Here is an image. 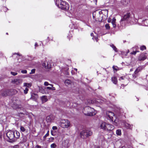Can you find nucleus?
<instances>
[{"label": "nucleus", "mask_w": 148, "mask_h": 148, "mask_svg": "<svg viewBox=\"0 0 148 148\" xmlns=\"http://www.w3.org/2000/svg\"><path fill=\"white\" fill-rule=\"evenodd\" d=\"M2 138V133L1 132H0V139Z\"/></svg>", "instance_id": "49"}, {"label": "nucleus", "mask_w": 148, "mask_h": 148, "mask_svg": "<svg viewBox=\"0 0 148 148\" xmlns=\"http://www.w3.org/2000/svg\"><path fill=\"white\" fill-rule=\"evenodd\" d=\"M142 25L146 26H148V19H145L144 20H143Z\"/></svg>", "instance_id": "17"}, {"label": "nucleus", "mask_w": 148, "mask_h": 148, "mask_svg": "<svg viewBox=\"0 0 148 148\" xmlns=\"http://www.w3.org/2000/svg\"><path fill=\"white\" fill-rule=\"evenodd\" d=\"M35 69H32L31 71V72L29 73V74H33L35 73Z\"/></svg>", "instance_id": "34"}, {"label": "nucleus", "mask_w": 148, "mask_h": 148, "mask_svg": "<svg viewBox=\"0 0 148 148\" xmlns=\"http://www.w3.org/2000/svg\"><path fill=\"white\" fill-rule=\"evenodd\" d=\"M103 10V14L104 15L105 18L107 17L108 16V10Z\"/></svg>", "instance_id": "18"}, {"label": "nucleus", "mask_w": 148, "mask_h": 148, "mask_svg": "<svg viewBox=\"0 0 148 148\" xmlns=\"http://www.w3.org/2000/svg\"><path fill=\"white\" fill-rule=\"evenodd\" d=\"M49 131L48 130V131H47V134L43 136V138H44V139H45V138H46L48 136H49Z\"/></svg>", "instance_id": "29"}, {"label": "nucleus", "mask_w": 148, "mask_h": 148, "mask_svg": "<svg viewBox=\"0 0 148 148\" xmlns=\"http://www.w3.org/2000/svg\"><path fill=\"white\" fill-rule=\"evenodd\" d=\"M3 9L5 12L7 11L8 10V9L6 7H4L3 8Z\"/></svg>", "instance_id": "45"}, {"label": "nucleus", "mask_w": 148, "mask_h": 148, "mask_svg": "<svg viewBox=\"0 0 148 148\" xmlns=\"http://www.w3.org/2000/svg\"><path fill=\"white\" fill-rule=\"evenodd\" d=\"M99 14H100V15H101V14H103V10H101V11H99Z\"/></svg>", "instance_id": "44"}, {"label": "nucleus", "mask_w": 148, "mask_h": 148, "mask_svg": "<svg viewBox=\"0 0 148 148\" xmlns=\"http://www.w3.org/2000/svg\"><path fill=\"white\" fill-rule=\"evenodd\" d=\"M38 46V44L37 42H36L35 44V48H36V47H37Z\"/></svg>", "instance_id": "51"}, {"label": "nucleus", "mask_w": 148, "mask_h": 148, "mask_svg": "<svg viewBox=\"0 0 148 148\" xmlns=\"http://www.w3.org/2000/svg\"><path fill=\"white\" fill-rule=\"evenodd\" d=\"M133 125L129 123H126L125 124V127L127 129H131Z\"/></svg>", "instance_id": "15"}, {"label": "nucleus", "mask_w": 148, "mask_h": 148, "mask_svg": "<svg viewBox=\"0 0 148 148\" xmlns=\"http://www.w3.org/2000/svg\"><path fill=\"white\" fill-rule=\"evenodd\" d=\"M20 133L17 131H12L10 130L6 133L7 137L10 140L14 141L20 136Z\"/></svg>", "instance_id": "2"}, {"label": "nucleus", "mask_w": 148, "mask_h": 148, "mask_svg": "<svg viewBox=\"0 0 148 148\" xmlns=\"http://www.w3.org/2000/svg\"><path fill=\"white\" fill-rule=\"evenodd\" d=\"M44 84L45 86H47L48 85H50L51 86V87L53 86V85L50 84H49L48 82H44Z\"/></svg>", "instance_id": "28"}, {"label": "nucleus", "mask_w": 148, "mask_h": 148, "mask_svg": "<svg viewBox=\"0 0 148 148\" xmlns=\"http://www.w3.org/2000/svg\"><path fill=\"white\" fill-rule=\"evenodd\" d=\"M6 34H7V35H8V33H6Z\"/></svg>", "instance_id": "61"}, {"label": "nucleus", "mask_w": 148, "mask_h": 148, "mask_svg": "<svg viewBox=\"0 0 148 148\" xmlns=\"http://www.w3.org/2000/svg\"><path fill=\"white\" fill-rule=\"evenodd\" d=\"M32 114V115H33L34 117H35L34 115V114Z\"/></svg>", "instance_id": "59"}, {"label": "nucleus", "mask_w": 148, "mask_h": 148, "mask_svg": "<svg viewBox=\"0 0 148 148\" xmlns=\"http://www.w3.org/2000/svg\"><path fill=\"white\" fill-rule=\"evenodd\" d=\"M47 38L49 40H50V39H49V37H48Z\"/></svg>", "instance_id": "60"}, {"label": "nucleus", "mask_w": 148, "mask_h": 148, "mask_svg": "<svg viewBox=\"0 0 148 148\" xmlns=\"http://www.w3.org/2000/svg\"><path fill=\"white\" fill-rule=\"evenodd\" d=\"M92 132L89 130H83L80 133L81 137L82 138H86L91 136Z\"/></svg>", "instance_id": "4"}, {"label": "nucleus", "mask_w": 148, "mask_h": 148, "mask_svg": "<svg viewBox=\"0 0 148 148\" xmlns=\"http://www.w3.org/2000/svg\"><path fill=\"white\" fill-rule=\"evenodd\" d=\"M130 148L129 147V148Z\"/></svg>", "instance_id": "62"}, {"label": "nucleus", "mask_w": 148, "mask_h": 148, "mask_svg": "<svg viewBox=\"0 0 148 148\" xmlns=\"http://www.w3.org/2000/svg\"><path fill=\"white\" fill-rule=\"evenodd\" d=\"M11 74L14 76L16 75L17 74V73L13 72H11Z\"/></svg>", "instance_id": "35"}, {"label": "nucleus", "mask_w": 148, "mask_h": 148, "mask_svg": "<svg viewBox=\"0 0 148 148\" xmlns=\"http://www.w3.org/2000/svg\"><path fill=\"white\" fill-rule=\"evenodd\" d=\"M56 4L58 8L65 10H68L69 7V5L68 3L62 0H56Z\"/></svg>", "instance_id": "3"}, {"label": "nucleus", "mask_w": 148, "mask_h": 148, "mask_svg": "<svg viewBox=\"0 0 148 148\" xmlns=\"http://www.w3.org/2000/svg\"><path fill=\"white\" fill-rule=\"evenodd\" d=\"M106 28H110V24H106L105 25Z\"/></svg>", "instance_id": "40"}, {"label": "nucleus", "mask_w": 148, "mask_h": 148, "mask_svg": "<svg viewBox=\"0 0 148 148\" xmlns=\"http://www.w3.org/2000/svg\"><path fill=\"white\" fill-rule=\"evenodd\" d=\"M40 98L42 103H44L47 102L48 100L47 97L45 95L42 96Z\"/></svg>", "instance_id": "13"}, {"label": "nucleus", "mask_w": 148, "mask_h": 148, "mask_svg": "<svg viewBox=\"0 0 148 148\" xmlns=\"http://www.w3.org/2000/svg\"><path fill=\"white\" fill-rule=\"evenodd\" d=\"M60 124L61 126L64 128H67L70 125L69 121L65 119L62 120L60 121Z\"/></svg>", "instance_id": "6"}, {"label": "nucleus", "mask_w": 148, "mask_h": 148, "mask_svg": "<svg viewBox=\"0 0 148 148\" xmlns=\"http://www.w3.org/2000/svg\"><path fill=\"white\" fill-rule=\"evenodd\" d=\"M39 90L40 92L44 93V91L42 87L39 86Z\"/></svg>", "instance_id": "26"}, {"label": "nucleus", "mask_w": 148, "mask_h": 148, "mask_svg": "<svg viewBox=\"0 0 148 148\" xmlns=\"http://www.w3.org/2000/svg\"><path fill=\"white\" fill-rule=\"evenodd\" d=\"M114 127L113 125L107 123L106 126V128L105 131H109L113 129Z\"/></svg>", "instance_id": "11"}, {"label": "nucleus", "mask_w": 148, "mask_h": 148, "mask_svg": "<svg viewBox=\"0 0 148 148\" xmlns=\"http://www.w3.org/2000/svg\"><path fill=\"white\" fill-rule=\"evenodd\" d=\"M51 134L53 135V136H54V135L53 134V131L52 130H51Z\"/></svg>", "instance_id": "52"}, {"label": "nucleus", "mask_w": 148, "mask_h": 148, "mask_svg": "<svg viewBox=\"0 0 148 148\" xmlns=\"http://www.w3.org/2000/svg\"><path fill=\"white\" fill-rule=\"evenodd\" d=\"M54 139L53 137H51L49 138V142H52L53 141Z\"/></svg>", "instance_id": "32"}, {"label": "nucleus", "mask_w": 148, "mask_h": 148, "mask_svg": "<svg viewBox=\"0 0 148 148\" xmlns=\"http://www.w3.org/2000/svg\"><path fill=\"white\" fill-rule=\"evenodd\" d=\"M51 117V115H50L47 117L46 119L47 122H51L52 121V120Z\"/></svg>", "instance_id": "20"}, {"label": "nucleus", "mask_w": 148, "mask_h": 148, "mask_svg": "<svg viewBox=\"0 0 148 148\" xmlns=\"http://www.w3.org/2000/svg\"><path fill=\"white\" fill-rule=\"evenodd\" d=\"M71 82L70 80L69 79H67L65 80V83L66 85H69L71 84Z\"/></svg>", "instance_id": "25"}, {"label": "nucleus", "mask_w": 148, "mask_h": 148, "mask_svg": "<svg viewBox=\"0 0 148 148\" xmlns=\"http://www.w3.org/2000/svg\"><path fill=\"white\" fill-rule=\"evenodd\" d=\"M21 72L23 74H26L27 73V71L26 70H22Z\"/></svg>", "instance_id": "38"}, {"label": "nucleus", "mask_w": 148, "mask_h": 148, "mask_svg": "<svg viewBox=\"0 0 148 148\" xmlns=\"http://www.w3.org/2000/svg\"><path fill=\"white\" fill-rule=\"evenodd\" d=\"M106 115L107 118L108 120L116 122V116L114 115V113L110 111H108L106 112Z\"/></svg>", "instance_id": "5"}, {"label": "nucleus", "mask_w": 148, "mask_h": 148, "mask_svg": "<svg viewBox=\"0 0 148 148\" xmlns=\"http://www.w3.org/2000/svg\"><path fill=\"white\" fill-rule=\"evenodd\" d=\"M125 78V77H120V78L119 79V80L120 81H121L122 80H124Z\"/></svg>", "instance_id": "39"}, {"label": "nucleus", "mask_w": 148, "mask_h": 148, "mask_svg": "<svg viewBox=\"0 0 148 148\" xmlns=\"http://www.w3.org/2000/svg\"><path fill=\"white\" fill-rule=\"evenodd\" d=\"M116 134L118 135H121V130L120 129L117 130L116 131Z\"/></svg>", "instance_id": "24"}, {"label": "nucleus", "mask_w": 148, "mask_h": 148, "mask_svg": "<svg viewBox=\"0 0 148 148\" xmlns=\"http://www.w3.org/2000/svg\"><path fill=\"white\" fill-rule=\"evenodd\" d=\"M112 81L115 84H116L117 82V80L116 77H113L111 78Z\"/></svg>", "instance_id": "19"}, {"label": "nucleus", "mask_w": 148, "mask_h": 148, "mask_svg": "<svg viewBox=\"0 0 148 148\" xmlns=\"http://www.w3.org/2000/svg\"><path fill=\"white\" fill-rule=\"evenodd\" d=\"M95 148H100V147L98 146H96Z\"/></svg>", "instance_id": "53"}, {"label": "nucleus", "mask_w": 148, "mask_h": 148, "mask_svg": "<svg viewBox=\"0 0 148 148\" xmlns=\"http://www.w3.org/2000/svg\"><path fill=\"white\" fill-rule=\"evenodd\" d=\"M28 91V89L27 87H26L25 88V89L24 90V92L25 94H26L27 93Z\"/></svg>", "instance_id": "33"}, {"label": "nucleus", "mask_w": 148, "mask_h": 148, "mask_svg": "<svg viewBox=\"0 0 148 148\" xmlns=\"http://www.w3.org/2000/svg\"><path fill=\"white\" fill-rule=\"evenodd\" d=\"M22 132H24L25 131V128L22 126H21L20 128Z\"/></svg>", "instance_id": "30"}, {"label": "nucleus", "mask_w": 148, "mask_h": 148, "mask_svg": "<svg viewBox=\"0 0 148 148\" xmlns=\"http://www.w3.org/2000/svg\"><path fill=\"white\" fill-rule=\"evenodd\" d=\"M121 148H126V147L125 146H123Z\"/></svg>", "instance_id": "57"}, {"label": "nucleus", "mask_w": 148, "mask_h": 148, "mask_svg": "<svg viewBox=\"0 0 148 148\" xmlns=\"http://www.w3.org/2000/svg\"><path fill=\"white\" fill-rule=\"evenodd\" d=\"M107 123L103 122L101 123L100 125V127L101 129L105 130L106 126Z\"/></svg>", "instance_id": "12"}, {"label": "nucleus", "mask_w": 148, "mask_h": 148, "mask_svg": "<svg viewBox=\"0 0 148 148\" xmlns=\"http://www.w3.org/2000/svg\"><path fill=\"white\" fill-rule=\"evenodd\" d=\"M74 70H75L76 71H77V69H76V68H74Z\"/></svg>", "instance_id": "58"}, {"label": "nucleus", "mask_w": 148, "mask_h": 148, "mask_svg": "<svg viewBox=\"0 0 148 148\" xmlns=\"http://www.w3.org/2000/svg\"><path fill=\"white\" fill-rule=\"evenodd\" d=\"M32 84L31 83H24V86H26L27 87L29 88L31 86Z\"/></svg>", "instance_id": "22"}, {"label": "nucleus", "mask_w": 148, "mask_h": 148, "mask_svg": "<svg viewBox=\"0 0 148 148\" xmlns=\"http://www.w3.org/2000/svg\"><path fill=\"white\" fill-rule=\"evenodd\" d=\"M57 127L56 126H53L52 127V129L54 130H56L57 129Z\"/></svg>", "instance_id": "41"}, {"label": "nucleus", "mask_w": 148, "mask_h": 148, "mask_svg": "<svg viewBox=\"0 0 148 148\" xmlns=\"http://www.w3.org/2000/svg\"><path fill=\"white\" fill-rule=\"evenodd\" d=\"M43 66L45 67L46 69H50L51 68V65L49 64L47 62V64L45 63L43 64Z\"/></svg>", "instance_id": "16"}, {"label": "nucleus", "mask_w": 148, "mask_h": 148, "mask_svg": "<svg viewBox=\"0 0 148 148\" xmlns=\"http://www.w3.org/2000/svg\"><path fill=\"white\" fill-rule=\"evenodd\" d=\"M118 68V67L116 66H113L112 67V68L113 69L115 70L116 71H117V68Z\"/></svg>", "instance_id": "37"}, {"label": "nucleus", "mask_w": 148, "mask_h": 148, "mask_svg": "<svg viewBox=\"0 0 148 148\" xmlns=\"http://www.w3.org/2000/svg\"><path fill=\"white\" fill-rule=\"evenodd\" d=\"M137 21V19L135 20L134 15L127 13L124 14L120 22L121 26L123 27L125 23H130L132 25L134 24L135 22H136Z\"/></svg>", "instance_id": "1"}, {"label": "nucleus", "mask_w": 148, "mask_h": 148, "mask_svg": "<svg viewBox=\"0 0 148 148\" xmlns=\"http://www.w3.org/2000/svg\"><path fill=\"white\" fill-rule=\"evenodd\" d=\"M147 53H143L141 54L138 57V60H144L147 58Z\"/></svg>", "instance_id": "10"}, {"label": "nucleus", "mask_w": 148, "mask_h": 148, "mask_svg": "<svg viewBox=\"0 0 148 148\" xmlns=\"http://www.w3.org/2000/svg\"><path fill=\"white\" fill-rule=\"evenodd\" d=\"M50 146L51 148H56L57 147V145L56 144L53 143L51 144Z\"/></svg>", "instance_id": "27"}, {"label": "nucleus", "mask_w": 148, "mask_h": 148, "mask_svg": "<svg viewBox=\"0 0 148 148\" xmlns=\"http://www.w3.org/2000/svg\"><path fill=\"white\" fill-rule=\"evenodd\" d=\"M46 88L47 89H49V90H51L52 89L51 87H46Z\"/></svg>", "instance_id": "48"}, {"label": "nucleus", "mask_w": 148, "mask_h": 148, "mask_svg": "<svg viewBox=\"0 0 148 148\" xmlns=\"http://www.w3.org/2000/svg\"><path fill=\"white\" fill-rule=\"evenodd\" d=\"M108 22L111 24L114 28H115L116 27V19L114 17L113 18L112 20L109 18L108 19Z\"/></svg>", "instance_id": "8"}, {"label": "nucleus", "mask_w": 148, "mask_h": 148, "mask_svg": "<svg viewBox=\"0 0 148 148\" xmlns=\"http://www.w3.org/2000/svg\"><path fill=\"white\" fill-rule=\"evenodd\" d=\"M41 146L38 145H37L35 147V148H41Z\"/></svg>", "instance_id": "46"}, {"label": "nucleus", "mask_w": 148, "mask_h": 148, "mask_svg": "<svg viewBox=\"0 0 148 148\" xmlns=\"http://www.w3.org/2000/svg\"><path fill=\"white\" fill-rule=\"evenodd\" d=\"M136 51H133L131 53V54L135 55L136 53Z\"/></svg>", "instance_id": "47"}, {"label": "nucleus", "mask_w": 148, "mask_h": 148, "mask_svg": "<svg viewBox=\"0 0 148 148\" xmlns=\"http://www.w3.org/2000/svg\"><path fill=\"white\" fill-rule=\"evenodd\" d=\"M22 80L20 79L15 78L12 80V83L18 85L22 83Z\"/></svg>", "instance_id": "9"}, {"label": "nucleus", "mask_w": 148, "mask_h": 148, "mask_svg": "<svg viewBox=\"0 0 148 148\" xmlns=\"http://www.w3.org/2000/svg\"><path fill=\"white\" fill-rule=\"evenodd\" d=\"M131 0H121V2L124 5H126L128 4Z\"/></svg>", "instance_id": "14"}, {"label": "nucleus", "mask_w": 148, "mask_h": 148, "mask_svg": "<svg viewBox=\"0 0 148 148\" xmlns=\"http://www.w3.org/2000/svg\"><path fill=\"white\" fill-rule=\"evenodd\" d=\"M136 74H135V73H134V74H133V75H132V76H133V79H135V78H136L137 77V75H136Z\"/></svg>", "instance_id": "42"}, {"label": "nucleus", "mask_w": 148, "mask_h": 148, "mask_svg": "<svg viewBox=\"0 0 148 148\" xmlns=\"http://www.w3.org/2000/svg\"><path fill=\"white\" fill-rule=\"evenodd\" d=\"M110 46L113 48V49L116 52L118 51L117 49L114 45H113V44H111L110 45Z\"/></svg>", "instance_id": "23"}, {"label": "nucleus", "mask_w": 148, "mask_h": 148, "mask_svg": "<svg viewBox=\"0 0 148 148\" xmlns=\"http://www.w3.org/2000/svg\"><path fill=\"white\" fill-rule=\"evenodd\" d=\"M146 49V47L145 46L143 45L141 46L140 47V49L141 50H143Z\"/></svg>", "instance_id": "31"}, {"label": "nucleus", "mask_w": 148, "mask_h": 148, "mask_svg": "<svg viewBox=\"0 0 148 148\" xmlns=\"http://www.w3.org/2000/svg\"><path fill=\"white\" fill-rule=\"evenodd\" d=\"M16 54H17L19 56H21V55L20 54H19V53H16Z\"/></svg>", "instance_id": "54"}, {"label": "nucleus", "mask_w": 148, "mask_h": 148, "mask_svg": "<svg viewBox=\"0 0 148 148\" xmlns=\"http://www.w3.org/2000/svg\"><path fill=\"white\" fill-rule=\"evenodd\" d=\"M2 95L3 96H6L7 95V93L6 92H4L2 94Z\"/></svg>", "instance_id": "36"}, {"label": "nucleus", "mask_w": 148, "mask_h": 148, "mask_svg": "<svg viewBox=\"0 0 148 148\" xmlns=\"http://www.w3.org/2000/svg\"><path fill=\"white\" fill-rule=\"evenodd\" d=\"M85 110H87L88 112L87 115L89 116H92L95 115V113L93 112V111L94 110V109L93 108H91V107L87 106L85 107L84 108Z\"/></svg>", "instance_id": "7"}, {"label": "nucleus", "mask_w": 148, "mask_h": 148, "mask_svg": "<svg viewBox=\"0 0 148 148\" xmlns=\"http://www.w3.org/2000/svg\"><path fill=\"white\" fill-rule=\"evenodd\" d=\"M93 33H92L91 34V36H93Z\"/></svg>", "instance_id": "55"}, {"label": "nucleus", "mask_w": 148, "mask_h": 148, "mask_svg": "<svg viewBox=\"0 0 148 148\" xmlns=\"http://www.w3.org/2000/svg\"><path fill=\"white\" fill-rule=\"evenodd\" d=\"M133 69H131L130 70V71H133Z\"/></svg>", "instance_id": "56"}, {"label": "nucleus", "mask_w": 148, "mask_h": 148, "mask_svg": "<svg viewBox=\"0 0 148 148\" xmlns=\"http://www.w3.org/2000/svg\"><path fill=\"white\" fill-rule=\"evenodd\" d=\"M13 148H19V146L18 145H16L13 147Z\"/></svg>", "instance_id": "43"}, {"label": "nucleus", "mask_w": 148, "mask_h": 148, "mask_svg": "<svg viewBox=\"0 0 148 148\" xmlns=\"http://www.w3.org/2000/svg\"><path fill=\"white\" fill-rule=\"evenodd\" d=\"M142 70L141 67H139L137 68L134 71V73L135 74H137L138 72Z\"/></svg>", "instance_id": "21"}, {"label": "nucleus", "mask_w": 148, "mask_h": 148, "mask_svg": "<svg viewBox=\"0 0 148 148\" xmlns=\"http://www.w3.org/2000/svg\"><path fill=\"white\" fill-rule=\"evenodd\" d=\"M147 9H148V8H147Z\"/></svg>", "instance_id": "63"}, {"label": "nucleus", "mask_w": 148, "mask_h": 148, "mask_svg": "<svg viewBox=\"0 0 148 148\" xmlns=\"http://www.w3.org/2000/svg\"><path fill=\"white\" fill-rule=\"evenodd\" d=\"M129 52V50H128V52H124L125 54V56H126L127 53H128Z\"/></svg>", "instance_id": "50"}]
</instances>
